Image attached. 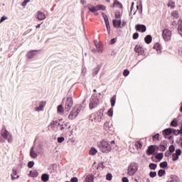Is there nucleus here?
Returning a JSON list of instances; mask_svg holds the SVG:
<instances>
[{"label": "nucleus", "instance_id": "nucleus-1", "mask_svg": "<svg viewBox=\"0 0 182 182\" xmlns=\"http://www.w3.org/2000/svg\"><path fill=\"white\" fill-rule=\"evenodd\" d=\"M97 146L102 153L107 154L112 151V146L109 143V141L106 140H102L97 143Z\"/></svg>", "mask_w": 182, "mask_h": 182}, {"label": "nucleus", "instance_id": "nucleus-2", "mask_svg": "<svg viewBox=\"0 0 182 182\" xmlns=\"http://www.w3.org/2000/svg\"><path fill=\"white\" fill-rule=\"evenodd\" d=\"M102 117H103V111L100 110L97 113H93L90 116V120L93 123H97L102 122Z\"/></svg>", "mask_w": 182, "mask_h": 182}, {"label": "nucleus", "instance_id": "nucleus-3", "mask_svg": "<svg viewBox=\"0 0 182 182\" xmlns=\"http://www.w3.org/2000/svg\"><path fill=\"white\" fill-rule=\"evenodd\" d=\"M81 110H82V106L76 105L72 109L70 114L68 116V119H70V120H73V119H76V117H77L79 113H80Z\"/></svg>", "mask_w": 182, "mask_h": 182}, {"label": "nucleus", "instance_id": "nucleus-4", "mask_svg": "<svg viewBox=\"0 0 182 182\" xmlns=\"http://www.w3.org/2000/svg\"><path fill=\"white\" fill-rule=\"evenodd\" d=\"M99 105V98L96 94H93L90 101V109H95Z\"/></svg>", "mask_w": 182, "mask_h": 182}, {"label": "nucleus", "instance_id": "nucleus-5", "mask_svg": "<svg viewBox=\"0 0 182 182\" xmlns=\"http://www.w3.org/2000/svg\"><path fill=\"white\" fill-rule=\"evenodd\" d=\"M138 168H139V166H137V164H136V163L130 164V165L128 168L127 174L129 176H134V174H136V172L137 171Z\"/></svg>", "mask_w": 182, "mask_h": 182}, {"label": "nucleus", "instance_id": "nucleus-6", "mask_svg": "<svg viewBox=\"0 0 182 182\" xmlns=\"http://www.w3.org/2000/svg\"><path fill=\"white\" fill-rule=\"evenodd\" d=\"M1 136L3 139L7 140L8 143H12V141H14V139H12V134H11V133L6 129L1 130Z\"/></svg>", "mask_w": 182, "mask_h": 182}, {"label": "nucleus", "instance_id": "nucleus-7", "mask_svg": "<svg viewBox=\"0 0 182 182\" xmlns=\"http://www.w3.org/2000/svg\"><path fill=\"white\" fill-rule=\"evenodd\" d=\"M171 31L166 28L163 31L162 36L165 42H168L171 41Z\"/></svg>", "mask_w": 182, "mask_h": 182}, {"label": "nucleus", "instance_id": "nucleus-8", "mask_svg": "<svg viewBox=\"0 0 182 182\" xmlns=\"http://www.w3.org/2000/svg\"><path fill=\"white\" fill-rule=\"evenodd\" d=\"M72 106H73V99L72 97H68L65 102V110L69 112L72 109Z\"/></svg>", "mask_w": 182, "mask_h": 182}, {"label": "nucleus", "instance_id": "nucleus-9", "mask_svg": "<svg viewBox=\"0 0 182 182\" xmlns=\"http://www.w3.org/2000/svg\"><path fill=\"white\" fill-rule=\"evenodd\" d=\"M58 126H59V129L60 132H66V130H69L70 129V124L69 122L64 123V124H60L58 123Z\"/></svg>", "mask_w": 182, "mask_h": 182}, {"label": "nucleus", "instance_id": "nucleus-10", "mask_svg": "<svg viewBox=\"0 0 182 182\" xmlns=\"http://www.w3.org/2000/svg\"><path fill=\"white\" fill-rule=\"evenodd\" d=\"M45 106H46V102L45 101L40 102L38 104V106L34 108L35 112H38V113L39 112H43L45 109Z\"/></svg>", "mask_w": 182, "mask_h": 182}, {"label": "nucleus", "instance_id": "nucleus-11", "mask_svg": "<svg viewBox=\"0 0 182 182\" xmlns=\"http://www.w3.org/2000/svg\"><path fill=\"white\" fill-rule=\"evenodd\" d=\"M87 8L94 15H99V14L97 13V6H93L92 4H87Z\"/></svg>", "mask_w": 182, "mask_h": 182}, {"label": "nucleus", "instance_id": "nucleus-12", "mask_svg": "<svg viewBox=\"0 0 182 182\" xmlns=\"http://www.w3.org/2000/svg\"><path fill=\"white\" fill-rule=\"evenodd\" d=\"M36 19H38V21H45V19H46V15L45 13L38 11L36 14Z\"/></svg>", "mask_w": 182, "mask_h": 182}, {"label": "nucleus", "instance_id": "nucleus-13", "mask_svg": "<svg viewBox=\"0 0 182 182\" xmlns=\"http://www.w3.org/2000/svg\"><path fill=\"white\" fill-rule=\"evenodd\" d=\"M135 29L138 32H142L144 33L147 30V28H146V26L142 25V24H136L135 26Z\"/></svg>", "mask_w": 182, "mask_h": 182}, {"label": "nucleus", "instance_id": "nucleus-14", "mask_svg": "<svg viewBox=\"0 0 182 182\" xmlns=\"http://www.w3.org/2000/svg\"><path fill=\"white\" fill-rule=\"evenodd\" d=\"M181 155V149H178L176 150V153L172 154V160L173 161H177L178 160L179 156Z\"/></svg>", "mask_w": 182, "mask_h": 182}, {"label": "nucleus", "instance_id": "nucleus-15", "mask_svg": "<svg viewBox=\"0 0 182 182\" xmlns=\"http://www.w3.org/2000/svg\"><path fill=\"white\" fill-rule=\"evenodd\" d=\"M94 43L97 49V52H98V53H102V52H103V46H102V45H100V43H99L97 41H94Z\"/></svg>", "mask_w": 182, "mask_h": 182}, {"label": "nucleus", "instance_id": "nucleus-16", "mask_svg": "<svg viewBox=\"0 0 182 182\" xmlns=\"http://www.w3.org/2000/svg\"><path fill=\"white\" fill-rule=\"evenodd\" d=\"M154 151H156V148H154V145H151L148 147V149L146 150V154L148 156H151V154H154Z\"/></svg>", "mask_w": 182, "mask_h": 182}, {"label": "nucleus", "instance_id": "nucleus-17", "mask_svg": "<svg viewBox=\"0 0 182 182\" xmlns=\"http://www.w3.org/2000/svg\"><path fill=\"white\" fill-rule=\"evenodd\" d=\"M134 50L136 53H139V55H143V53H144V50L140 46H136Z\"/></svg>", "mask_w": 182, "mask_h": 182}, {"label": "nucleus", "instance_id": "nucleus-18", "mask_svg": "<svg viewBox=\"0 0 182 182\" xmlns=\"http://www.w3.org/2000/svg\"><path fill=\"white\" fill-rule=\"evenodd\" d=\"M30 156L31 159H36V157H38V154H36L33 146H32L30 149Z\"/></svg>", "mask_w": 182, "mask_h": 182}, {"label": "nucleus", "instance_id": "nucleus-19", "mask_svg": "<svg viewBox=\"0 0 182 182\" xmlns=\"http://www.w3.org/2000/svg\"><path fill=\"white\" fill-rule=\"evenodd\" d=\"M15 176H17L16 177H15ZM11 180H16V178H19V175H18V171H16V169L14 168L12 170V173L11 174Z\"/></svg>", "mask_w": 182, "mask_h": 182}, {"label": "nucleus", "instance_id": "nucleus-20", "mask_svg": "<svg viewBox=\"0 0 182 182\" xmlns=\"http://www.w3.org/2000/svg\"><path fill=\"white\" fill-rule=\"evenodd\" d=\"M85 182H95V178L92 174H88L85 178Z\"/></svg>", "mask_w": 182, "mask_h": 182}, {"label": "nucleus", "instance_id": "nucleus-21", "mask_svg": "<svg viewBox=\"0 0 182 182\" xmlns=\"http://www.w3.org/2000/svg\"><path fill=\"white\" fill-rule=\"evenodd\" d=\"M135 146L137 149V150H140L141 147H143V141L141 140L136 141L135 142Z\"/></svg>", "mask_w": 182, "mask_h": 182}, {"label": "nucleus", "instance_id": "nucleus-22", "mask_svg": "<svg viewBox=\"0 0 182 182\" xmlns=\"http://www.w3.org/2000/svg\"><path fill=\"white\" fill-rule=\"evenodd\" d=\"M113 25L114 28H120V26L122 25V21L113 20Z\"/></svg>", "mask_w": 182, "mask_h": 182}, {"label": "nucleus", "instance_id": "nucleus-23", "mask_svg": "<svg viewBox=\"0 0 182 182\" xmlns=\"http://www.w3.org/2000/svg\"><path fill=\"white\" fill-rule=\"evenodd\" d=\"M41 180L43 182L49 181V174L43 173L41 176Z\"/></svg>", "mask_w": 182, "mask_h": 182}, {"label": "nucleus", "instance_id": "nucleus-24", "mask_svg": "<svg viewBox=\"0 0 182 182\" xmlns=\"http://www.w3.org/2000/svg\"><path fill=\"white\" fill-rule=\"evenodd\" d=\"M89 154L90 156H95V154H97V149H96L95 147H91L89 151Z\"/></svg>", "mask_w": 182, "mask_h": 182}, {"label": "nucleus", "instance_id": "nucleus-25", "mask_svg": "<svg viewBox=\"0 0 182 182\" xmlns=\"http://www.w3.org/2000/svg\"><path fill=\"white\" fill-rule=\"evenodd\" d=\"M163 133H164V136H170V134L173 133V129L168 128L166 129H164Z\"/></svg>", "mask_w": 182, "mask_h": 182}, {"label": "nucleus", "instance_id": "nucleus-26", "mask_svg": "<svg viewBox=\"0 0 182 182\" xmlns=\"http://www.w3.org/2000/svg\"><path fill=\"white\" fill-rule=\"evenodd\" d=\"M100 70V67L99 65L95 67L92 71V76H96V75H97V73H99Z\"/></svg>", "mask_w": 182, "mask_h": 182}, {"label": "nucleus", "instance_id": "nucleus-27", "mask_svg": "<svg viewBox=\"0 0 182 182\" xmlns=\"http://www.w3.org/2000/svg\"><path fill=\"white\" fill-rule=\"evenodd\" d=\"M28 176L31 177H38V176H39V172L37 171H31Z\"/></svg>", "mask_w": 182, "mask_h": 182}, {"label": "nucleus", "instance_id": "nucleus-28", "mask_svg": "<svg viewBox=\"0 0 182 182\" xmlns=\"http://www.w3.org/2000/svg\"><path fill=\"white\" fill-rule=\"evenodd\" d=\"M35 50H31L30 52L28 53L27 54V58L28 59H32L34 56H35Z\"/></svg>", "mask_w": 182, "mask_h": 182}, {"label": "nucleus", "instance_id": "nucleus-29", "mask_svg": "<svg viewBox=\"0 0 182 182\" xmlns=\"http://www.w3.org/2000/svg\"><path fill=\"white\" fill-rule=\"evenodd\" d=\"M114 6H117L118 8H123L122 3L119 2L117 0H114V1L113 8H114Z\"/></svg>", "mask_w": 182, "mask_h": 182}, {"label": "nucleus", "instance_id": "nucleus-30", "mask_svg": "<svg viewBox=\"0 0 182 182\" xmlns=\"http://www.w3.org/2000/svg\"><path fill=\"white\" fill-rule=\"evenodd\" d=\"M106 6L103 4H98L97 6V11H105Z\"/></svg>", "mask_w": 182, "mask_h": 182}, {"label": "nucleus", "instance_id": "nucleus-31", "mask_svg": "<svg viewBox=\"0 0 182 182\" xmlns=\"http://www.w3.org/2000/svg\"><path fill=\"white\" fill-rule=\"evenodd\" d=\"M154 49H156L157 52H160V50H161V46L160 45V43H156L154 46Z\"/></svg>", "mask_w": 182, "mask_h": 182}, {"label": "nucleus", "instance_id": "nucleus-32", "mask_svg": "<svg viewBox=\"0 0 182 182\" xmlns=\"http://www.w3.org/2000/svg\"><path fill=\"white\" fill-rule=\"evenodd\" d=\"M151 39H152L151 36L148 35L145 37L144 41H145L146 43L149 44V43H151Z\"/></svg>", "mask_w": 182, "mask_h": 182}, {"label": "nucleus", "instance_id": "nucleus-33", "mask_svg": "<svg viewBox=\"0 0 182 182\" xmlns=\"http://www.w3.org/2000/svg\"><path fill=\"white\" fill-rule=\"evenodd\" d=\"M158 176L159 177H163V176H166V171H164V169H160L158 171Z\"/></svg>", "mask_w": 182, "mask_h": 182}, {"label": "nucleus", "instance_id": "nucleus-34", "mask_svg": "<svg viewBox=\"0 0 182 182\" xmlns=\"http://www.w3.org/2000/svg\"><path fill=\"white\" fill-rule=\"evenodd\" d=\"M150 170H156L157 168V164L151 163L149 165Z\"/></svg>", "mask_w": 182, "mask_h": 182}, {"label": "nucleus", "instance_id": "nucleus-35", "mask_svg": "<svg viewBox=\"0 0 182 182\" xmlns=\"http://www.w3.org/2000/svg\"><path fill=\"white\" fill-rule=\"evenodd\" d=\"M111 106L113 107L114 106V105H116V95L113 96L111 100Z\"/></svg>", "mask_w": 182, "mask_h": 182}, {"label": "nucleus", "instance_id": "nucleus-36", "mask_svg": "<svg viewBox=\"0 0 182 182\" xmlns=\"http://www.w3.org/2000/svg\"><path fill=\"white\" fill-rule=\"evenodd\" d=\"M178 123H177V119H174L171 122V126H172V127H177L178 126Z\"/></svg>", "mask_w": 182, "mask_h": 182}, {"label": "nucleus", "instance_id": "nucleus-37", "mask_svg": "<svg viewBox=\"0 0 182 182\" xmlns=\"http://www.w3.org/2000/svg\"><path fill=\"white\" fill-rule=\"evenodd\" d=\"M58 113H60V114H63L64 109H63V107L62 105H59L58 107Z\"/></svg>", "mask_w": 182, "mask_h": 182}, {"label": "nucleus", "instance_id": "nucleus-38", "mask_svg": "<svg viewBox=\"0 0 182 182\" xmlns=\"http://www.w3.org/2000/svg\"><path fill=\"white\" fill-rule=\"evenodd\" d=\"M155 157L157 160H162L163 159V153H159V154H156Z\"/></svg>", "mask_w": 182, "mask_h": 182}, {"label": "nucleus", "instance_id": "nucleus-39", "mask_svg": "<svg viewBox=\"0 0 182 182\" xmlns=\"http://www.w3.org/2000/svg\"><path fill=\"white\" fill-rule=\"evenodd\" d=\"M104 128L105 129V130H109L110 129V123L109 122H105L104 124Z\"/></svg>", "mask_w": 182, "mask_h": 182}, {"label": "nucleus", "instance_id": "nucleus-40", "mask_svg": "<svg viewBox=\"0 0 182 182\" xmlns=\"http://www.w3.org/2000/svg\"><path fill=\"white\" fill-rule=\"evenodd\" d=\"M149 176H150V177H151V178H154V177H156L157 176V172L156 171H151L149 173Z\"/></svg>", "mask_w": 182, "mask_h": 182}, {"label": "nucleus", "instance_id": "nucleus-41", "mask_svg": "<svg viewBox=\"0 0 182 182\" xmlns=\"http://www.w3.org/2000/svg\"><path fill=\"white\" fill-rule=\"evenodd\" d=\"M167 166V161L161 162L159 165L161 168H166V166Z\"/></svg>", "mask_w": 182, "mask_h": 182}, {"label": "nucleus", "instance_id": "nucleus-42", "mask_svg": "<svg viewBox=\"0 0 182 182\" xmlns=\"http://www.w3.org/2000/svg\"><path fill=\"white\" fill-rule=\"evenodd\" d=\"M107 31L109 34H110V23L108 22L105 23Z\"/></svg>", "mask_w": 182, "mask_h": 182}, {"label": "nucleus", "instance_id": "nucleus-43", "mask_svg": "<svg viewBox=\"0 0 182 182\" xmlns=\"http://www.w3.org/2000/svg\"><path fill=\"white\" fill-rule=\"evenodd\" d=\"M107 114H108V116H109V117H112L113 116V108H110L108 110Z\"/></svg>", "mask_w": 182, "mask_h": 182}, {"label": "nucleus", "instance_id": "nucleus-44", "mask_svg": "<svg viewBox=\"0 0 182 182\" xmlns=\"http://www.w3.org/2000/svg\"><path fill=\"white\" fill-rule=\"evenodd\" d=\"M160 137L159 134H156L152 136L154 141H156V140H159V138Z\"/></svg>", "mask_w": 182, "mask_h": 182}, {"label": "nucleus", "instance_id": "nucleus-45", "mask_svg": "<svg viewBox=\"0 0 182 182\" xmlns=\"http://www.w3.org/2000/svg\"><path fill=\"white\" fill-rule=\"evenodd\" d=\"M58 143H63L65 141V137L63 136H60L58 138Z\"/></svg>", "mask_w": 182, "mask_h": 182}, {"label": "nucleus", "instance_id": "nucleus-46", "mask_svg": "<svg viewBox=\"0 0 182 182\" xmlns=\"http://www.w3.org/2000/svg\"><path fill=\"white\" fill-rule=\"evenodd\" d=\"M33 166H35V162H33V161H29V162L28 163V167L29 168H32V167H33Z\"/></svg>", "mask_w": 182, "mask_h": 182}, {"label": "nucleus", "instance_id": "nucleus-47", "mask_svg": "<svg viewBox=\"0 0 182 182\" xmlns=\"http://www.w3.org/2000/svg\"><path fill=\"white\" fill-rule=\"evenodd\" d=\"M86 72H87L86 68L85 67H82V71H81V75L82 76H85V75H86Z\"/></svg>", "mask_w": 182, "mask_h": 182}, {"label": "nucleus", "instance_id": "nucleus-48", "mask_svg": "<svg viewBox=\"0 0 182 182\" xmlns=\"http://www.w3.org/2000/svg\"><path fill=\"white\" fill-rule=\"evenodd\" d=\"M112 178H113V176H112V173H108L107 175V180H108V181H112Z\"/></svg>", "mask_w": 182, "mask_h": 182}, {"label": "nucleus", "instance_id": "nucleus-49", "mask_svg": "<svg viewBox=\"0 0 182 182\" xmlns=\"http://www.w3.org/2000/svg\"><path fill=\"white\" fill-rule=\"evenodd\" d=\"M174 150H176V148L174 147V146L171 145L169 146V153H171H171H173Z\"/></svg>", "mask_w": 182, "mask_h": 182}, {"label": "nucleus", "instance_id": "nucleus-50", "mask_svg": "<svg viewBox=\"0 0 182 182\" xmlns=\"http://www.w3.org/2000/svg\"><path fill=\"white\" fill-rule=\"evenodd\" d=\"M159 151H166V146L164 145H160L159 147Z\"/></svg>", "mask_w": 182, "mask_h": 182}, {"label": "nucleus", "instance_id": "nucleus-51", "mask_svg": "<svg viewBox=\"0 0 182 182\" xmlns=\"http://www.w3.org/2000/svg\"><path fill=\"white\" fill-rule=\"evenodd\" d=\"M172 16L177 19V18H178V13H177V11L172 12Z\"/></svg>", "mask_w": 182, "mask_h": 182}, {"label": "nucleus", "instance_id": "nucleus-52", "mask_svg": "<svg viewBox=\"0 0 182 182\" xmlns=\"http://www.w3.org/2000/svg\"><path fill=\"white\" fill-rule=\"evenodd\" d=\"M172 133L175 134V136H177L178 134H179L178 129H172Z\"/></svg>", "mask_w": 182, "mask_h": 182}, {"label": "nucleus", "instance_id": "nucleus-53", "mask_svg": "<svg viewBox=\"0 0 182 182\" xmlns=\"http://www.w3.org/2000/svg\"><path fill=\"white\" fill-rule=\"evenodd\" d=\"M103 15V18H104V21L106 23L109 22V18L107 17V16L105 15V14L102 13Z\"/></svg>", "mask_w": 182, "mask_h": 182}, {"label": "nucleus", "instance_id": "nucleus-54", "mask_svg": "<svg viewBox=\"0 0 182 182\" xmlns=\"http://www.w3.org/2000/svg\"><path fill=\"white\" fill-rule=\"evenodd\" d=\"M130 72L129 71V70H124L123 72V75L124 76H129Z\"/></svg>", "mask_w": 182, "mask_h": 182}, {"label": "nucleus", "instance_id": "nucleus-55", "mask_svg": "<svg viewBox=\"0 0 182 182\" xmlns=\"http://www.w3.org/2000/svg\"><path fill=\"white\" fill-rule=\"evenodd\" d=\"M6 19H8V17L3 16L1 19H0V23H2V22H4V21H6Z\"/></svg>", "mask_w": 182, "mask_h": 182}, {"label": "nucleus", "instance_id": "nucleus-56", "mask_svg": "<svg viewBox=\"0 0 182 182\" xmlns=\"http://www.w3.org/2000/svg\"><path fill=\"white\" fill-rule=\"evenodd\" d=\"M28 2H31V0H24L21 4L22 6H26V4H28Z\"/></svg>", "mask_w": 182, "mask_h": 182}, {"label": "nucleus", "instance_id": "nucleus-57", "mask_svg": "<svg viewBox=\"0 0 182 182\" xmlns=\"http://www.w3.org/2000/svg\"><path fill=\"white\" fill-rule=\"evenodd\" d=\"M115 18L117 19H119V18H120V11H117L115 13Z\"/></svg>", "mask_w": 182, "mask_h": 182}, {"label": "nucleus", "instance_id": "nucleus-58", "mask_svg": "<svg viewBox=\"0 0 182 182\" xmlns=\"http://www.w3.org/2000/svg\"><path fill=\"white\" fill-rule=\"evenodd\" d=\"M70 181L71 182H77V181H79V179H77V178H76V177H73L71 178Z\"/></svg>", "mask_w": 182, "mask_h": 182}, {"label": "nucleus", "instance_id": "nucleus-59", "mask_svg": "<svg viewBox=\"0 0 182 182\" xmlns=\"http://www.w3.org/2000/svg\"><path fill=\"white\" fill-rule=\"evenodd\" d=\"M139 38V33H134L133 35V39H137Z\"/></svg>", "mask_w": 182, "mask_h": 182}, {"label": "nucleus", "instance_id": "nucleus-60", "mask_svg": "<svg viewBox=\"0 0 182 182\" xmlns=\"http://www.w3.org/2000/svg\"><path fill=\"white\" fill-rule=\"evenodd\" d=\"M169 156H171V152H169L168 151L165 152V156L166 157H168Z\"/></svg>", "mask_w": 182, "mask_h": 182}, {"label": "nucleus", "instance_id": "nucleus-61", "mask_svg": "<svg viewBox=\"0 0 182 182\" xmlns=\"http://www.w3.org/2000/svg\"><path fill=\"white\" fill-rule=\"evenodd\" d=\"M116 38H112L111 41H110V43L111 45H113V43H116Z\"/></svg>", "mask_w": 182, "mask_h": 182}, {"label": "nucleus", "instance_id": "nucleus-62", "mask_svg": "<svg viewBox=\"0 0 182 182\" xmlns=\"http://www.w3.org/2000/svg\"><path fill=\"white\" fill-rule=\"evenodd\" d=\"M122 181H123V182H129V179H128L127 178H126V177H124V178H122Z\"/></svg>", "mask_w": 182, "mask_h": 182}, {"label": "nucleus", "instance_id": "nucleus-63", "mask_svg": "<svg viewBox=\"0 0 182 182\" xmlns=\"http://www.w3.org/2000/svg\"><path fill=\"white\" fill-rule=\"evenodd\" d=\"M134 2H132V3L131 8H130L131 12H132V11H133V7H134Z\"/></svg>", "mask_w": 182, "mask_h": 182}, {"label": "nucleus", "instance_id": "nucleus-64", "mask_svg": "<svg viewBox=\"0 0 182 182\" xmlns=\"http://www.w3.org/2000/svg\"><path fill=\"white\" fill-rule=\"evenodd\" d=\"M80 4H82V5H85V4H86V1L85 0H81Z\"/></svg>", "mask_w": 182, "mask_h": 182}]
</instances>
